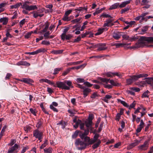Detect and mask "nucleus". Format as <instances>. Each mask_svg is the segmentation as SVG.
Wrapping results in <instances>:
<instances>
[{"label": "nucleus", "mask_w": 153, "mask_h": 153, "mask_svg": "<svg viewBox=\"0 0 153 153\" xmlns=\"http://www.w3.org/2000/svg\"><path fill=\"white\" fill-rule=\"evenodd\" d=\"M117 7H119V3H116L112 5L109 8L110 10L114 9L117 8Z\"/></svg>", "instance_id": "22"}, {"label": "nucleus", "mask_w": 153, "mask_h": 153, "mask_svg": "<svg viewBox=\"0 0 153 153\" xmlns=\"http://www.w3.org/2000/svg\"><path fill=\"white\" fill-rule=\"evenodd\" d=\"M22 5L21 3H16V4L13 5H12L10 6V8L12 9H16L18 8L21 5Z\"/></svg>", "instance_id": "28"}, {"label": "nucleus", "mask_w": 153, "mask_h": 153, "mask_svg": "<svg viewBox=\"0 0 153 153\" xmlns=\"http://www.w3.org/2000/svg\"><path fill=\"white\" fill-rule=\"evenodd\" d=\"M72 10H69L65 12V14L66 16H68L69 14L72 12Z\"/></svg>", "instance_id": "63"}, {"label": "nucleus", "mask_w": 153, "mask_h": 153, "mask_svg": "<svg viewBox=\"0 0 153 153\" xmlns=\"http://www.w3.org/2000/svg\"><path fill=\"white\" fill-rule=\"evenodd\" d=\"M79 125L80 126V128L81 129L84 130V127L85 126L84 123H82L81 120L80 123H79Z\"/></svg>", "instance_id": "62"}, {"label": "nucleus", "mask_w": 153, "mask_h": 153, "mask_svg": "<svg viewBox=\"0 0 153 153\" xmlns=\"http://www.w3.org/2000/svg\"><path fill=\"white\" fill-rule=\"evenodd\" d=\"M133 82V81L131 77V78L126 79V82L128 85L131 84Z\"/></svg>", "instance_id": "51"}, {"label": "nucleus", "mask_w": 153, "mask_h": 153, "mask_svg": "<svg viewBox=\"0 0 153 153\" xmlns=\"http://www.w3.org/2000/svg\"><path fill=\"white\" fill-rule=\"evenodd\" d=\"M76 81L79 83H82L85 82V80L84 79L81 78H78L76 79Z\"/></svg>", "instance_id": "59"}, {"label": "nucleus", "mask_w": 153, "mask_h": 153, "mask_svg": "<svg viewBox=\"0 0 153 153\" xmlns=\"http://www.w3.org/2000/svg\"><path fill=\"white\" fill-rule=\"evenodd\" d=\"M148 75L146 74H140L137 75H134L131 76L132 79L133 81H136L140 78L146 77L148 76Z\"/></svg>", "instance_id": "7"}, {"label": "nucleus", "mask_w": 153, "mask_h": 153, "mask_svg": "<svg viewBox=\"0 0 153 153\" xmlns=\"http://www.w3.org/2000/svg\"><path fill=\"white\" fill-rule=\"evenodd\" d=\"M79 131H76L74 133V134L72 136V137L73 138H75L77 136Z\"/></svg>", "instance_id": "58"}, {"label": "nucleus", "mask_w": 153, "mask_h": 153, "mask_svg": "<svg viewBox=\"0 0 153 153\" xmlns=\"http://www.w3.org/2000/svg\"><path fill=\"white\" fill-rule=\"evenodd\" d=\"M45 51V49L44 48H42L37 50L35 51L36 54L42 52H44Z\"/></svg>", "instance_id": "41"}, {"label": "nucleus", "mask_w": 153, "mask_h": 153, "mask_svg": "<svg viewBox=\"0 0 153 153\" xmlns=\"http://www.w3.org/2000/svg\"><path fill=\"white\" fill-rule=\"evenodd\" d=\"M49 25L48 23H47L46 24L45 27V28L43 29L42 30V32H45L47 31V30L48 29V28L49 27Z\"/></svg>", "instance_id": "53"}, {"label": "nucleus", "mask_w": 153, "mask_h": 153, "mask_svg": "<svg viewBox=\"0 0 153 153\" xmlns=\"http://www.w3.org/2000/svg\"><path fill=\"white\" fill-rule=\"evenodd\" d=\"M114 21V19H107L105 21V22L104 24L103 25V27H111L110 24L111 23V22H112Z\"/></svg>", "instance_id": "16"}, {"label": "nucleus", "mask_w": 153, "mask_h": 153, "mask_svg": "<svg viewBox=\"0 0 153 153\" xmlns=\"http://www.w3.org/2000/svg\"><path fill=\"white\" fill-rule=\"evenodd\" d=\"M33 136L38 139L40 140V142H41L42 138L43 133L38 129H36L33 131Z\"/></svg>", "instance_id": "5"}, {"label": "nucleus", "mask_w": 153, "mask_h": 153, "mask_svg": "<svg viewBox=\"0 0 153 153\" xmlns=\"http://www.w3.org/2000/svg\"><path fill=\"white\" fill-rule=\"evenodd\" d=\"M18 148V145L15 144L14 145L9 148L7 153H17L18 151H17Z\"/></svg>", "instance_id": "9"}, {"label": "nucleus", "mask_w": 153, "mask_h": 153, "mask_svg": "<svg viewBox=\"0 0 153 153\" xmlns=\"http://www.w3.org/2000/svg\"><path fill=\"white\" fill-rule=\"evenodd\" d=\"M124 43H115L114 44V45L116 46V47L118 48L120 46H123L124 47Z\"/></svg>", "instance_id": "54"}, {"label": "nucleus", "mask_w": 153, "mask_h": 153, "mask_svg": "<svg viewBox=\"0 0 153 153\" xmlns=\"http://www.w3.org/2000/svg\"><path fill=\"white\" fill-rule=\"evenodd\" d=\"M39 82L40 83L45 82L47 83L48 84L50 85H53V86L54 87H55L56 86L54 82H53L51 81V80L46 78L40 79L39 80Z\"/></svg>", "instance_id": "11"}, {"label": "nucleus", "mask_w": 153, "mask_h": 153, "mask_svg": "<svg viewBox=\"0 0 153 153\" xmlns=\"http://www.w3.org/2000/svg\"><path fill=\"white\" fill-rule=\"evenodd\" d=\"M130 89L131 90L134 91L136 92H138L140 90V89L139 88L137 87H132Z\"/></svg>", "instance_id": "52"}, {"label": "nucleus", "mask_w": 153, "mask_h": 153, "mask_svg": "<svg viewBox=\"0 0 153 153\" xmlns=\"http://www.w3.org/2000/svg\"><path fill=\"white\" fill-rule=\"evenodd\" d=\"M149 140L145 141L143 145L138 147L139 149L143 150L147 149L149 147Z\"/></svg>", "instance_id": "10"}, {"label": "nucleus", "mask_w": 153, "mask_h": 153, "mask_svg": "<svg viewBox=\"0 0 153 153\" xmlns=\"http://www.w3.org/2000/svg\"><path fill=\"white\" fill-rule=\"evenodd\" d=\"M75 144L77 149L79 150L85 149L87 146V143L81 141L79 139L76 140Z\"/></svg>", "instance_id": "4"}, {"label": "nucleus", "mask_w": 153, "mask_h": 153, "mask_svg": "<svg viewBox=\"0 0 153 153\" xmlns=\"http://www.w3.org/2000/svg\"><path fill=\"white\" fill-rule=\"evenodd\" d=\"M52 149L51 147H49L48 149H44L45 152L47 153H52Z\"/></svg>", "instance_id": "36"}, {"label": "nucleus", "mask_w": 153, "mask_h": 153, "mask_svg": "<svg viewBox=\"0 0 153 153\" xmlns=\"http://www.w3.org/2000/svg\"><path fill=\"white\" fill-rule=\"evenodd\" d=\"M16 65L19 66L22 65L29 66L30 64L26 61H21L17 62Z\"/></svg>", "instance_id": "19"}, {"label": "nucleus", "mask_w": 153, "mask_h": 153, "mask_svg": "<svg viewBox=\"0 0 153 153\" xmlns=\"http://www.w3.org/2000/svg\"><path fill=\"white\" fill-rule=\"evenodd\" d=\"M18 80L20 81L23 82L28 84H31L34 82L32 79L29 78H23L22 79H18Z\"/></svg>", "instance_id": "14"}, {"label": "nucleus", "mask_w": 153, "mask_h": 153, "mask_svg": "<svg viewBox=\"0 0 153 153\" xmlns=\"http://www.w3.org/2000/svg\"><path fill=\"white\" fill-rule=\"evenodd\" d=\"M48 141L47 140H45L44 143L40 147V149H42L45 147L48 144Z\"/></svg>", "instance_id": "44"}, {"label": "nucleus", "mask_w": 153, "mask_h": 153, "mask_svg": "<svg viewBox=\"0 0 153 153\" xmlns=\"http://www.w3.org/2000/svg\"><path fill=\"white\" fill-rule=\"evenodd\" d=\"M107 48L106 47L105 44H99V46L97 50L98 51H101L105 50Z\"/></svg>", "instance_id": "21"}, {"label": "nucleus", "mask_w": 153, "mask_h": 153, "mask_svg": "<svg viewBox=\"0 0 153 153\" xmlns=\"http://www.w3.org/2000/svg\"><path fill=\"white\" fill-rule=\"evenodd\" d=\"M122 36L123 39L129 41V36L128 35L125 34Z\"/></svg>", "instance_id": "47"}, {"label": "nucleus", "mask_w": 153, "mask_h": 153, "mask_svg": "<svg viewBox=\"0 0 153 153\" xmlns=\"http://www.w3.org/2000/svg\"><path fill=\"white\" fill-rule=\"evenodd\" d=\"M8 18L7 17H3L0 19V22L2 23L3 25H6L7 23Z\"/></svg>", "instance_id": "20"}, {"label": "nucleus", "mask_w": 153, "mask_h": 153, "mask_svg": "<svg viewBox=\"0 0 153 153\" xmlns=\"http://www.w3.org/2000/svg\"><path fill=\"white\" fill-rule=\"evenodd\" d=\"M110 79L106 78H102L101 79V81L104 82L105 83L103 84V85L105 88L108 89H110L112 88V85L108 84V82H109Z\"/></svg>", "instance_id": "8"}, {"label": "nucleus", "mask_w": 153, "mask_h": 153, "mask_svg": "<svg viewBox=\"0 0 153 153\" xmlns=\"http://www.w3.org/2000/svg\"><path fill=\"white\" fill-rule=\"evenodd\" d=\"M50 108L54 112H57L58 111L57 109L56 108L53 106L52 105H50Z\"/></svg>", "instance_id": "64"}, {"label": "nucleus", "mask_w": 153, "mask_h": 153, "mask_svg": "<svg viewBox=\"0 0 153 153\" xmlns=\"http://www.w3.org/2000/svg\"><path fill=\"white\" fill-rule=\"evenodd\" d=\"M44 10L43 9H40L36 11H33L32 13L33 15V16L35 18H37L38 17H42L43 16V13Z\"/></svg>", "instance_id": "6"}, {"label": "nucleus", "mask_w": 153, "mask_h": 153, "mask_svg": "<svg viewBox=\"0 0 153 153\" xmlns=\"http://www.w3.org/2000/svg\"><path fill=\"white\" fill-rule=\"evenodd\" d=\"M87 10V8H85V7H84V8L79 7L77 9H75V10L76 11V12H79L80 11H82L84 10Z\"/></svg>", "instance_id": "39"}, {"label": "nucleus", "mask_w": 153, "mask_h": 153, "mask_svg": "<svg viewBox=\"0 0 153 153\" xmlns=\"http://www.w3.org/2000/svg\"><path fill=\"white\" fill-rule=\"evenodd\" d=\"M122 36L121 33L120 32H116L112 34V37L115 39H119Z\"/></svg>", "instance_id": "15"}, {"label": "nucleus", "mask_w": 153, "mask_h": 153, "mask_svg": "<svg viewBox=\"0 0 153 153\" xmlns=\"http://www.w3.org/2000/svg\"><path fill=\"white\" fill-rule=\"evenodd\" d=\"M105 28H99L98 29L97 32L95 34V35H98L102 33L104 31Z\"/></svg>", "instance_id": "23"}, {"label": "nucleus", "mask_w": 153, "mask_h": 153, "mask_svg": "<svg viewBox=\"0 0 153 153\" xmlns=\"http://www.w3.org/2000/svg\"><path fill=\"white\" fill-rule=\"evenodd\" d=\"M30 2L27 1L24 2L22 5V8L28 11L34 10L37 9L36 5H30Z\"/></svg>", "instance_id": "3"}, {"label": "nucleus", "mask_w": 153, "mask_h": 153, "mask_svg": "<svg viewBox=\"0 0 153 153\" xmlns=\"http://www.w3.org/2000/svg\"><path fill=\"white\" fill-rule=\"evenodd\" d=\"M112 73L113 76H118L120 78H121L122 77V75L119 72H112Z\"/></svg>", "instance_id": "35"}, {"label": "nucleus", "mask_w": 153, "mask_h": 153, "mask_svg": "<svg viewBox=\"0 0 153 153\" xmlns=\"http://www.w3.org/2000/svg\"><path fill=\"white\" fill-rule=\"evenodd\" d=\"M147 43H153V37H141L134 46L130 47L129 48L130 49H137L144 46Z\"/></svg>", "instance_id": "1"}, {"label": "nucleus", "mask_w": 153, "mask_h": 153, "mask_svg": "<svg viewBox=\"0 0 153 153\" xmlns=\"http://www.w3.org/2000/svg\"><path fill=\"white\" fill-rule=\"evenodd\" d=\"M62 19L64 21L68 22L70 21L71 19L70 18V17H68V16H66V15H65V14L62 18Z\"/></svg>", "instance_id": "42"}, {"label": "nucleus", "mask_w": 153, "mask_h": 153, "mask_svg": "<svg viewBox=\"0 0 153 153\" xmlns=\"http://www.w3.org/2000/svg\"><path fill=\"white\" fill-rule=\"evenodd\" d=\"M64 36V39H61L63 40H65V39L66 40H69L71 39L72 37V35L71 34H68L67 35L65 34Z\"/></svg>", "instance_id": "30"}, {"label": "nucleus", "mask_w": 153, "mask_h": 153, "mask_svg": "<svg viewBox=\"0 0 153 153\" xmlns=\"http://www.w3.org/2000/svg\"><path fill=\"white\" fill-rule=\"evenodd\" d=\"M110 83L111 84L112 86H119L120 85V84L115 82L113 79H111L110 80Z\"/></svg>", "instance_id": "27"}, {"label": "nucleus", "mask_w": 153, "mask_h": 153, "mask_svg": "<svg viewBox=\"0 0 153 153\" xmlns=\"http://www.w3.org/2000/svg\"><path fill=\"white\" fill-rule=\"evenodd\" d=\"M148 14V13H143L141 15L136 17L134 19L137 21L140 20V22H141L143 20L145 19L144 17Z\"/></svg>", "instance_id": "12"}, {"label": "nucleus", "mask_w": 153, "mask_h": 153, "mask_svg": "<svg viewBox=\"0 0 153 153\" xmlns=\"http://www.w3.org/2000/svg\"><path fill=\"white\" fill-rule=\"evenodd\" d=\"M85 125L88 129L90 128L91 127L92 125V121H89L88 120L85 122Z\"/></svg>", "instance_id": "24"}, {"label": "nucleus", "mask_w": 153, "mask_h": 153, "mask_svg": "<svg viewBox=\"0 0 153 153\" xmlns=\"http://www.w3.org/2000/svg\"><path fill=\"white\" fill-rule=\"evenodd\" d=\"M90 138L88 137H85L84 140L85 142V143H87V145H89V143H90Z\"/></svg>", "instance_id": "43"}, {"label": "nucleus", "mask_w": 153, "mask_h": 153, "mask_svg": "<svg viewBox=\"0 0 153 153\" xmlns=\"http://www.w3.org/2000/svg\"><path fill=\"white\" fill-rule=\"evenodd\" d=\"M101 16L104 18L110 17L112 18V17L111 16L108 14L103 13L101 15Z\"/></svg>", "instance_id": "50"}, {"label": "nucleus", "mask_w": 153, "mask_h": 153, "mask_svg": "<svg viewBox=\"0 0 153 153\" xmlns=\"http://www.w3.org/2000/svg\"><path fill=\"white\" fill-rule=\"evenodd\" d=\"M96 142H97L95 144L92 146V148L94 149H95L98 147L101 142L100 140H98V141H97Z\"/></svg>", "instance_id": "31"}, {"label": "nucleus", "mask_w": 153, "mask_h": 153, "mask_svg": "<svg viewBox=\"0 0 153 153\" xmlns=\"http://www.w3.org/2000/svg\"><path fill=\"white\" fill-rule=\"evenodd\" d=\"M112 97V96L110 95H107L105 96V97L103 98V100L105 102L108 103V100L111 99Z\"/></svg>", "instance_id": "26"}, {"label": "nucleus", "mask_w": 153, "mask_h": 153, "mask_svg": "<svg viewBox=\"0 0 153 153\" xmlns=\"http://www.w3.org/2000/svg\"><path fill=\"white\" fill-rule=\"evenodd\" d=\"M41 44L43 45H50V43L49 41L45 40L43 41L42 42Z\"/></svg>", "instance_id": "48"}, {"label": "nucleus", "mask_w": 153, "mask_h": 153, "mask_svg": "<svg viewBox=\"0 0 153 153\" xmlns=\"http://www.w3.org/2000/svg\"><path fill=\"white\" fill-rule=\"evenodd\" d=\"M149 2L148 0H141V5H146Z\"/></svg>", "instance_id": "57"}, {"label": "nucleus", "mask_w": 153, "mask_h": 153, "mask_svg": "<svg viewBox=\"0 0 153 153\" xmlns=\"http://www.w3.org/2000/svg\"><path fill=\"white\" fill-rule=\"evenodd\" d=\"M71 69H68L65 71L63 72L62 75L63 76H65L67 74H68L70 71Z\"/></svg>", "instance_id": "49"}, {"label": "nucleus", "mask_w": 153, "mask_h": 153, "mask_svg": "<svg viewBox=\"0 0 153 153\" xmlns=\"http://www.w3.org/2000/svg\"><path fill=\"white\" fill-rule=\"evenodd\" d=\"M85 65H85V64H83L80 65L76 67L75 69L78 70L81 68H83L85 67Z\"/></svg>", "instance_id": "61"}, {"label": "nucleus", "mask_w": 153, "mask_h": 153, "mask_svg": "<svg viewBox=\"0 0 153 153\" xmlns=\"http://www.w3.org/2000/svg\"><path fill=\"white\" fill-rule=\"evenodd\" d=\"M30 111L33 115L35 116L36 115V111L35 109L30 108Z\"/></svg>", "instance_id": "46"}, {"label": "nucleus", "mask_w": 153, "mask_h": 153, "mask_svg": "<svg viewBox=\"0 0 153 153\" xmlns=\"http://www.w3.org/2000/svg\"><path fill=\"white\" fill-rule=\"evenodd\" d=\"M69 30V27H67L65 28L63 30V32L61 36V39H64V36L66 34V33Z\"/></svg>", "instance_id": "25"}, {"label": "nucleus", "mask_w": 153, "mask_h": 153, "mask_svg": "<svg viewBox=\"0 0 153 153\" xmlns=\"http://www.w3.org/2000/svg\"><path fill=\"white\" fill-rule=\"evenodd\" d=\"M62 68H56L54 70V72L53 73V74L55 75L57 74L58 72L61 70Z\"/></svg>", "instance_id": "55"}, {"label": "nucleus", "mask_w": 153, "mask_h": 153, "mask_svg": "<svg viewBox=\"0 0 153 153\" xmlns=\"http://www.w3.org/2000/svg\"><path fill=\"white\" fill-rule=\"evenodd\" d=\"M135 101H134L131 104L130 106L129 105V107H128V109H131V108H133L134 107H135Z\"/></svg>", "instance_id": "56"}, {"label": "nucleus", "mask_w": 153, "mask_h": 153, "mask_svg": "<svg viewBox=\"0 0 153 153\" xmlns=\"http://www.w3.org/2000/svg\"><path fill=\"white\" fill-rule=\"evenodd\" d=\"M82 19V18L76 19L72 20L71 21V22L73 24L79 22V21L81 20Z\"/></svg>", "instance_id": "38"}, {"label": "nucleus", "mask_w": 153, "mask_h": 153, "mask_svg": "<svg viewBox=\"0 0 153 153\" xmlns=\"http://www.w3.org/2000/svg\"><path fill=\"white\" fill-rule=\"evenodd\" d=\"M6 128V126H4L3 127V128H2V129L1 131V133H0V138H1L3 135L4 134Z\"/></svg>", "instance_id": "40"}, {"label": "nucleus", "mask_w": 153, "mask_h": 153, "mask_svg": "<svg viewBox=\"0 0 153 153\" xmlns=\"http://www.w3.org/2000/svg\"><path fill=\"white\" fill-rule=\"evenodd\" d=\"M57 125H61L62 126V128H64L66 125L65 122L63 120H61L60 122H59L57 123Z\"/></svg>", "instance_id": "37"}, {"label": "nucleus", "mask_w": 153, "mask_h": 153, "mask_svg": "<svg viewBox=\"0 0 153 153\" xmlns=\"http://www.w3.org/2000/svg\"><path fill=\"white\" fill-rule=\"evenodd\" d=\"M138 39V38L137 36H132L131 37H129V39L128 41L133 42L137 40Z\"/></svg>", "instance_id": "33"}, {"label": "nucleus", "mask_w": 153, "mask_h": 153, "mask_svg": "<svg viewBox=\"0 0 153 153\" xmlns=\"http://www.w3.org/2000/svg\"><path fill=\"white\" fill-rule=\"evenodd\" d=\"M81 122V120H78L76 122V123H75V125H74V127L75 128H77L78 127L79 125V123H80Z\"/></svg>", "instance_id": "45"}, {"label": "nucleus", "mask_w": 153, "mask_h": 153, "mask_svg": "<svg viewBox=\"0 0 153 153\" xmlns=\"http://www.w3.org/2000/svg\"><path fill=\"white\" fill-rule=\"evenodd\" d=\"M55 85L56 86L55 87H57L59 88L66 90H69L70 88H72L73 87L71 82L69 80H66L64 82H57L56 85Z\"/></svg>", "instance_id": "2"}, {"label": "nucleus", "mask_w": 153, "mask_h": 153, "mask_svg": "<svg viewBox=\"0 0 153 153\" xmlns=\"http://www.w3.org/2000/svg\"><path fill=\"white\" fill-rule=\"evenodd\" d=\"M117 100L118 102H120L121 104H123L124 106L127 108L129 107V105L125 101L121 100L120 99H118Z\"/></svg>", "instance_id": "32"}, {"label": "nucleus", "mask_w": 153, "mask_h": 153, "mask_svg": "<svg viewBox=\"0 0 153 153\" xmlns=\"http://www.w3.org/2000/svg\"><path fill=\"white\" fill-rule=\"evenodd\" d=\"M63 51L62 50H54L51 51V53L54 54H59L62 53Z\"/></svg>", "instance_id": "34"}, {"label": "nucleus", "mask_w": 153, "mask_h": 153, "mask_svg": "<svg viewBox=\"0 0 153 153\" xmlns=\"http://www.w3.org/2000/svg\"><path fill=\"white\" fill-rule=\"evenodd\" d=\"M140 142V140H135L134 141L133 143H131V144L128 145L127 147V149H131L138 145Z\"/></svg>", "instance_id": "13"}, {"label": "nucleus", "mask_w": 153, "mask_h": 153, "mask_svg": "<svg viewBox=\"0 0 153 153\" xmlns=\"http://www.w3.org/2000/svg\"><path fill=\"white\" fill-rule=\"evenodd\" d=\"M83 91V97L85 98L88 94V93L91 91V89L88 88H84Z\"/></svg>", "instance_id": "17"}, {"label": "nucleus", "mask_w": 153, "mask_h": 153, "mask_svg": "<svg viewBox=\"0 0 153 153\" xmlns=\"http://www.w3.org/2000/svg\"><path fill=\"white\" fill-rule=\"evenodd\" d=\"M150 93V92L148 90H147L146 91L144 92L142 95L141 97L142 98H148L149 97L148 94Z\"/></svg>", "instance_id": "29"}, {"label": "nucleus", "mask_w": 153, "mask_h": 153, "mask_svg": "<svg viewBox=\"0 0 153 153\" xmlns=\"http://www.w3.org/2000/svg\"><path fill=\"white\" fill-rule=\"evenodd\" d=\"M50 34V31H48L44 34V36L45 39H47V38L49 36Z\"/></svg>", "instance_id": "60"}, {"label": "nucleus", "mask_w": 153, "mask_h": 153, "mask_svg": "<svg viewBox=\"0 0 153 153\" xmlns=\"http://www.w3.org/2000/svg\"><path fill=\"white\" fill-rule=\"evenodd\" d=\"M131 1V0H129L123 2L120 4H119V7L122 8L125 7L127 4H129Z\"/></svg>", "instance_id": "18"}]
</instances>
